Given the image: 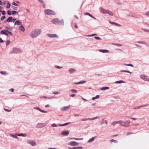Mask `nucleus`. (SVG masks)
<instances>
[{
  "label": "nucleus",
  "instance_id": "79ce46f5",
  "mask_svg": "<svg viewBox=\"0 0 149 149\" xmlns=\"http://www.w3.org/2000/svg\"><path fill=\"white\" fill-rule=\"evenodd\" d=\"M110 142H113L114 143H117V141L116 140H114V139H112L110 141Z\"/></svg>",
  "mask_w": 149,
  "mask_h": 149
},
{
  "label": "nucleus",
  "instance_id": "0eeeda50",
  "mask_svg": "<svg viewBox=\"0 0 149 149\" xmlns=\"http://www.w3.org/2000/svg\"><path fill=\"white\" fill-rule=\"evenodd\" d=\"M107 13L111 16H112L113 15V14L111 11L105 9H103V14Z\"/></svg>",
  "mask_w": 149,
  "mask_h": 149
},
{
  "label": "nucleus",
  "instance_id": "8fccbe9b",
  "mask_svg": "<svg viewBox=\"0 0 149 149\" xmlns=\"http://www.w3.org/2000/svg\"><path fill=\"white\" fill-rule=\"evenodd\" d=\"M8 14V15H10L11 14V11L10 10H8L7 12Z\"/></svg>",
  "mask_w": 149,
  "mask_h": 149
},
{
  "label": "nucleus",
  "instance_id": "49530a36",
  "mask_svg": "<svg viewBox=\"0 0 149 149\" xmlns=\"http://www.w3.org/2000/svg\"><path fill=\"white\" fill-rule=\"evenodd\" d=\"M4 110L5 111H6L8 112H10L11 111V110H9L7 109H4Z\"/></svg>",
  "mask_w": 149,
  "mask_h": 149
},
{
  "label": "nucleus",
  "instance_id": "f257e3e1",
  "mask_svg": "<svg viewBox=\"0 0 149 149\" xmlns=\"http://www.w3.org/2000/svg\"><path fill=\"white\" fill-rule=\"evenodd\" d=\"M42 31V30L39 29H35L31 33V37L32 38H35L41 33Z\"/></svg>",
  "mask_w": 149,
  "mask_h": 149
},
{
  "label": "nucleus",
  "instance_id": "412c9836",
  "mask_svg": "<svg viewBox=\"0 0 149 149\" xmlns=\"http://www.w3.org/2000/svg\"><path fill=\"white\" fill-rule=\"evenodd\" d=\"M147 106V105L146 104V105H142V106H138V107H134V109H139L140 108H141V107H143L146 106Z\"/></svg>",
  "mask_w": 149,
  "mask_h": 149
},
{
  "label": "nucleus",
  "instance_id": "4468645a",
  "mask_svg": "<svg viewBox=\"0 0 149 149\" xmlns=\"http://www.w3.org/2000/svg\"><path fill=\"white\" fill-rule=\"evenodd\" d=\"M69 132L68 131H63L61 132V135L63 136H67Z\"/></svg>",
  "mask_w": 149,
  "mask_h": 149
},
{
  "label": "nucleus",
  "instance_id": "aec40b11",
  "mask_svg": "<svg viewBox=\"0 0 149 149\" xmlns=\"http://www.w3.org/2000/svg\"><path fill=\"white\" fill-rule=\"evenodd\" d=\"M19 29L20 30L22 31H24L25 30L24 27L22 25H21L19 26Z\"/></svg>",
  "mask_w": 149,
  "mask_h": 149
},
{
  "label": "nucleus",
  "instance_id": "ddd939ff",
  "mask_svg": "<svg viewBox=\"0 0 149 149\" xmlns=\"http://www.w3.org/2000/svg\"><path fill=\"white\" fill-rule=\"evenodd\" d=\"M58 20L57 18L53 19L52 20V22L53 24H58Z\"/></svg>",
  "mask_w": 149,
  "mask_h": 149
},
{
  "label": "nucleus",
  "instance_id": "e433bc0d",
  "mask_svg": "<svg viewBox=\"0 0 149 149\" xmlns=\"http://www.w3.org/2000/svg\"><path fill=\"white\" fill-rule=\"evenodd\" d=\"M83 139V138H74V140H82Z\"/></svg>",
  "mask_w": 149,
  "mask_h": 149
},
{
  "label": "nucleus",
  "instance_id": "2f4dec72",
  "mask_svg": "<svg viewBox=\"0 0 149 149\" xmlns=\"http://www.w3.org/2000/svg\"><path fill=\"white\" fill-rule=\"evenodd\" d=\"M111 124L113 126L116 125V124H117L116 123V121L112 122Z\"/></svg>",
  "mask_w": 149,
  "mask_h": 149
},
{
  "label": "nucleus",
  "instance_id": "f704fd0d",
  "mask_svg": "<svg viewBox=\"0 0 149 149\" xmlns=\"http://www.w3.org/2000/svg\"><path fill=\"white\" fill-rule=\"evenodd\" d=\"M10 6V4L9 3H7L6 8H9Z\"/></svg>",
  "mask_w": 149,
  "mask_h": 149
},
{
  "label": "nucleus",
  "instance_id": "6e6552de",
  "mask_svg": "<svg viewBox=\"0 0 149 149\" xmlns=\"http://www.w3.org/2000/svg\"><path fill=\"white\" fill-rule=\"evenodd\" d=\"M47 36L50 38H58V36L56 34H47Z\"/></svg>",
  "mask_w": 149,
  "mask_h": 149
},
{
  "label": "nucleus",
  "instance_id": "393cba45",
  "mask_svg": "<svg viewBox=\"0 0 149 149\" xmlns=\"http://www.w3.org/2000/svg\"><path fill=\"white\" fill-rule=\"evenodd\" d=\"M12 17H9L6 20V21L8 22H12Z\"/></svg>",
  "mask_w": 149,
  "mask_h": 149
},
{
  "label": "nucleus",
  "instance_id": "c03bdc74",
  "mask_svg": "<svg viewBox=\"0 0 149 149\" xmlns=\"http://www.w3.org/2000/svg\"><path fill=\"white\" fill-rule=\"evenodd\" d=\"M97 118V117H95L94 118H88V119L90 120H94L96 119Z\"/></svg>",
  "mask_w": 149,
  "mask_h": 149
},
{
  "label": "nucleus",
  "instance_id": "de8ad7c7",
  "mask_svg": "<svg viewBox=\"0 0 149 149\" xmlns=\"http://www.w3.org/2000/svg\"><path fill=\"white\" fill-rule=\"evenodd\" d=\"M97 35L96 34H92L91 35H87V36H87V37H91V36H94L95 35Z\"/></svg>",
  "mask_w": 149,
  "mask_h": 149
},
{
  "label": "nucleus",
  "instance_id": "774afa93",
  "mask_svg": "<svg viewBox=\"0 0 149 149\" xmlns=\"http://www.w3.org/2000/svg\"><path fill=\"white\" fill-rule=\"evenodd\" d=\"M16 20V19H15V18H14L13 19H12V22H14Z\"/></svg>",
  "mask_w": 149,
  "mask_h": 149
},
{
  "label": "nucleus",
  "instance_id": "39448f33",
  "mask_svg": "<svg viewBox=\"0 0 149 149\" xmlns=\"http://www.w3.org/2000/svg\"><path fill=\"white\" fill-rule=\"evenodd\" d=\"M46 125V124L44 123H38L37 124L36 127L37 128H41Z\"/></svg>",
  "mask_w": 149,
  "mask_h": 149
},
{
  "label": "nucleus",
  "instance_id": "6ab92c4d",
  "mask_svg": "<svg viewBox=\"0 0 149 149\" xmlns=\"http://www.w3.org/2000/svg\"><path fill=\"white\" fill-rule=\"evenodd\" d=\"M70 107V106L67 107H64L61 108V109L63 111H66Z\"/></svg>",
  "mask_w": 149,
  "mask_h": 149
},
{
  "label": "nucleus",
  "instance_id": "864d4df0",
  "mask_svg": "<svg viewBox=\"0 0 149 149\" xmlns=\"http://www.w3.org/2000/svg\"><path fill=\"white\" fill-rule=\"evenodd\" d=\"M53 93L55 95H56L58 94L59 93V92L58 91H55V92H53Z\"/></svg>",
  "mask_w": 149,
  "mask_h": 149
},
{
  "label": "nucleus",
  "instance_id": "a878e982",
  "mask_svg": "<svg viewBox=\"0 0 149 149\" xmlns=\"http://www.w3.org/2000/svg\"><path fill=\"white\" fill-rule=\"evenodd\" d=\"M10 136L11 137H12L13 138H15L16 139L18 138V137L17 136H16V135H14V134H10Z\"/></svg>",
  "mask_w": 149,
  "mask_h": 149
},
{
  "label": "nucleus",
  "instance_id": "dca6fc26",
  "mask_svg": "<svg viewBox=\"0 0 149 149\" xmlns=\"http://www.w3.org/2000/svg\"><path fill=\"white\" fill-rule=\"evenodd\" d=\"M96 138V136H94L92 137L88 141V142L91 143L93 142L94 140Z\"/></svg>",
  "mask_w": 149,
  "mask_h": 149
},
{
  "label": "nucleus",
  "instance_id": "473e14b6",
  "mask_svg": "<svg viewBox=\"0 0 149 149\" xmlns=\"http://www.w3.org/2000/svg\"><path fill=\"white\" fill-rule=\"evenodd\" d=\"M11 8H12L14 10H17V9H18V8L17 7H15L14 6H11Z\"/></svg>",
  "mask_w": 149,
  "mask_h": 149
},
{
  "label": "nucleus",
  "instance_id": "4be33fe9",
  "mask_svg": "<svg viewBox=\"0 0 149 149\" xmlns=\"http://www.w3.org/2000/svg\"><path fill=\"white\" fill-rule=\"evenodd\" d=\"M21 23L19 20H17L15 23V25L18 26L20 25Z\"/></svg>",
  "mask_w": 149,
  "mask_h": 149
},
{
  "label": "nucleus",
  "instance_id": "a19ab883",
  "mask_svg": "<svg viewBox=\"0 0 149 149\" xmlns=\"http://www.w3.org/2000/svg\"><path fill=\"white\" fill-rule=\"evenodd\" d=\"M109 51L107 50L103 49V53H108Z\"/></svg>",
  "mask_w": 149,
  "mask_h": 149
},
{
  "label": "nucleus",
  "instance_id": "f3484780",
  "mask_svg": "<svg viewBox=\"0 0 149 149\" xmlns=\"http://www.w3.org/2000/svg\"><path fill=\"white\" fill-rule=\"evenodd\" d=\"M7 30L5 29L4 30H2L1 31V33L5 35L6 36H8V34L7 33V32L6 31Z\"/></svg>",
  "mask_w": 149,
  "mask_h": 149
},
{
  "label": "nucleus",
  "instance_id": "5701e85b",
  "mask_svg": "<svg viewBox=\"0 0 149 149\" xmlns=\"http://www.w3.org/2000/svg\"><path fill=\"white\" fill-rule=\"evenodd\" d=\"M64 22L63 19H61L60 21H58V24L61 25H63Z\"/></svg>",
  "mask_w": 149,
  "mask_h": 149
},
{
  "label": "nucleus",
  "instance_id": "9d476101",
  "mask_svg": "<svg viewBox=\"0 0 149 149\" xmlns=\"http://www.w3.org/2000/svg\"><path fill=\"white\" fill-rule=\"evenodd\" d=\"M68 144L71 146H77L79 145V143L75 141H72L69 142Z\"/></svg>",
  "mask_w": 149,
  "mask_h": 149
},
{
  "label": "nucleus",
  "instance_id": "338daca9",
  "mask_svg": "<svg viewBox=\"0 0 149 149\" xmlns=\"http://www.w3.org/2000/svg\"><path fill=\"white\" fill-rule=\"evenodd\" d=\"M3 42V40L0 38V43H2Z\"/></svg>",
  "mask_w": 149,
  "mask_h": 149
},
{
  "label": "nucleus",
  "instance_id": "20e7f679",
  "mask_svg": "<svg viewBox=\"0 0 149 149\" xmlns=\"http://www.w3.org/2000/svg\"><path fill=\"white\" fill-rule=\"evenodd\" d=\"M45 12L46 14L49 15H55V13L52 10L47 9L45 10Z\"/></svg>",
  "mask_w": 149,
  "mask_h": 149
},
{
  "label": "nucleus",
  "instance_id": "7ed1b4c3",
  "mask_svg": "<svg viewBox=\"0 0 149 149\" xmlns=\"http://www.w3.org/2000/svg\"><path fill=\"white\" fill-rule=\"evenodd\" d=\"M130 122L128 123L127 124L126 123L122 120H120V124H119L125 127H128L129 126V124Z\"/></svg>",
  "mask_w": 149,
  "mask_h": 149
},
{
  "label": "nucleus",
  "instance_id": "13d9d810",
  "mask_svg": "<svg viewBox=\"0 0 149 149\" xmlns=\"http://www.w3.org/2000/svg\"><path fill=\"white\" fill-rule=\"evenodd\" d=\"M10 43V41L8 40L6 42V45H8Z\"/></svg>",
  "mask_w": 149,
  "mask_h": 149
},
{
  "label": "nucleus",
  "instance_id": "cd10ccee",
  "mask_svg": "<svg viewBox=\"0 0 149 149\" xmlns=\"http://www.w3.org/2000/svg\"><path fill=\"white\" fill-rule=\"evenodd\" d=\"M109 22H110V23L111 24H114L115 25H116V26H120V24H119L117 23H116L115 22H111L110 21H109Z\"/></svg>",
  "mask_w": 149,
  "mask_h": 149
},
{
  "label": "nucleus",
  "instance_id": "b1692460",
  "mask_svg": "<svg viewBox=\"0 0 149 149\" xmlns=\"http://www.w3.org/2000/svg\"><path fill=\"white\" fill-rule=\"evenodd\" d=\"M84 15H89L93 19H95V18L92 15H91V14L90 13H84Z\"/></svg>",
  "mask_w": 149,
  "mask_h": 149
},
{
  "label": "nucleus",
  "instance_id": "37998d69",
  "mask_svg": "<svg viewBox=\"0 0 149 149\" xmlns=\"http://www.w3.org/2000/svg\"><path fill=\"white\" fill-rule=\"evenodd\" d=\"M52 127H56L57 126V125L55 123H53L51 125Z\"/></svg>",
  "mask_w": 149,
  "mask_h": 149
},
{
  "label": "nucleus",
  "instance_id": "ea45409f",
  "mask_svg": "<svg viewBox=\"0 0 149 149\" xmlns=\"http://www.w3.org/2000/svg\"><path fill=\"white\" fill-rule=\"evenodd\" d=\"M121 72H127L130 73H131V72L128 70H122L121 71Z\"/></svg>",
  "mask_w": 149,
  "mask_h": 149
},
{
  "label": "nucleus",
  "instance_id": "1a4fd4ad",
  "mask_svg": "<svg viewBox=\"0 0 149 149\" xmlns=\"http://www.w3.org/2000/svg\"><path fill=\"white\" fill-rule=\"evenodd\" d=\"M68 71L70 74H73L76 72V70L73 68H70Z\"/></svg>",
  "mask_w": 149,
  "mask_h": 149
},
{
  "label": "nucleus",
  "instance_id": "a18cd8bd",
  "mask_svg": "<svg viewBox=\"0 0 149 149\" xmlns=\"http://www.w3.org/2000/svg\"><path fill=\"white\" fill-rule=\"evenodd\" d=\"M125 65H126V66H131V67H133V65H132L131 64H125Z\"/></svg>",
  "mask_w": 149,
  "mask_h": 149
},
{
  "label": "nucleus",
  "instance_id": "7c9ffc66",
  "mask_svg": "<svg viewBox=\"0 0 149 149\" xmlns=\"http://www.w3.org/2000/svg\"><path fill=\"white\" fill-rule=\"evenodd\" d=\"M0 73L4 75H6L7 74V72L5 71H1L0 72Z\"/></svg>",
  "mask_w": 149,
  "mask_h": 149
},
{
  "label": "nucleus",
  "instance_id": "2eb2a0df",
  "mask_svg": "<svg viewBox=\"0 0 149 149\" xmlns=\"http://www.w3.org/2000/svg\"><path fill=\"white\" fill-rule=\"evenodd\" d=\"M16 136H22L23 137H26L27 136V134H15Z\"/></svg>",
  "mask_w": 149,
  "mask_h": 149
},
{
  "label": "nucleus",
  "instance_id": "9b49d317",
  "mask_svg": "<svg viewBox=\"0 0 149 149\" xmlns=\"http://www.w3.org/2000/svg\"><path fill=\"white\" fill-rule=\"evenodd\" d=\"M33 109L34 110H36L40 111L42 113H46L47 112V111L42 110L40 109L39 107H33Z\"/></svg>",
  "mask_w": 149,
  "mask_h": 149
},
{
  "label": "nucleus",
  "instance_id": "3c124183",
  "mask_svg": "<svg viewBox=\"0 0 149 149\" xmlns=\"http://www.w3.org/2000/svg\"><path fill=\"white\" fill-rule=\"evenodd\" d=\"M12 4L15 6H18V5L15 2H13L12 3Z\"/></svg>",
  "mask_w": 149,
  "mask_h": 149
},
{
  "label": "nucleus",
  "instance_id": "58836bf2",
  "mask_svg": "<svg viewBox=\"0 0 149 149\" xmlns=\"http://www.w3.org/2000/svg\"><path fill=\"white\" fill-rule=\"evenodd\" d=\"M145 15L147 16H149V11L146 12Z\"/></svg>",
  "mask_w": 149,
  "mask_h": 149
},
{
  "label": "nucleus",
  "instance_id": "052dcab7",
  "mask_svg": "<svg viewBox=\"0 0 149 149\" xmlns=\"http://www.w3.org/2000/svg\"><path fill=\"white\" fill-rule=\"evenodd\" d=\"M2 14L3 15H5L6 14L5 11L4 10H3L1 11Z\"/></svg>",
  "mask_w": 149,
  "mask_h": 149
},
{
  "label": "nucleus",
  "instance_id": "f8f14e48",
  "mask_svg": "<svg viewBox=\"0 0 149 149\" xmlns=\"http://www.w3.org/2000/svg\"><path fill=\"white\" fill-rule=\"evenodd\" d=\"M141 78L145 81H149V79L148 78L147 76L144 75H141Z\"/></svg>",
  "mask_w": 149,
  "mask_h": 149
},
{
  "label": "nucleus",
  "instance_id": "680f3d73",
  "mask_svg": "<svg viewBox=\"0 0 149 149\" xmlns=\"http://www.w3.org/2000/svg\"><path fill=\"white\" fill-rule=\"evenodd\" d=\"M9 91L12 92H13L14 91V89L13 88H12L9 89Z\"/></svg>",
  "mask_w": 149,
  "mask_h": 149
},
{
  "label": "nucleus",
  "instance_id": "4c0bfd02",
  "mask_svg": "<svg viewBox=\"0 0 149 149\" xmlns=\"http://www.w3.org/2000/svg\"><path fill=\"white\" fill-rule=\"evenodd\" d=\"M18 13V12H17L16 11L13 10L12 11V14L13 15H14L15 14Z\"/></svg>",
  "mask_w": 149,
  "mask_h": 149
},
{
  "label": "nucleus",
  "instance_id": "603ef678",
  "mask_svg": "<svg viewBox=\"0 0 149 149\" xmlns=\"http://www.w3.org/2000/svg\"><path fill=\"white\" fill-rule=\"evenodd\" d=\"M104 123L106 125H107L108 124V121L106 120H104Z\"/></svg>",
  "mask_w": 149,
  "mask_h": 149
},
{
  "label": "nucleus",
  "instance_id": "6e6d98bb",
  "mask_svg": "<svg viewBox=\"0 0 149 149\" xmlns=\"http://www.w3.org/2000/svg\"><path fill=\"white\" fill-rule=\"evenodd\" d=\"M6 18V17L5 16H3L1 17V20H3Z\"/></svg>",
  "mask_w": 149,
  "mask_h": 149
},
{
  "label": "nucleus",
  "instance_id": "bf43d9fd",
  "mask_svg": "<svg viewBox=\"0 0 149 149\" xmlns=\"http://www.w3.org/2000/svg\"><path fill=\"white\" fill-rule=\"evenodd\" d=\"M83 148V147L81 146L76 147V149H81Z\"/></svg>",
  "mask_w": 149,
  "mask_h": 149
},
{
  "label": "nucleus",
  "instance_id": "5fc2aeb1",
  "mask_svg": "<svg viewBox=\"0 0 149 149\" xmlns=\"http://www.w3.org/2000/svg\"><path fill=\"white\" fill-rule=\"evenodd\" d=\"M109 88L107 87H103V90H106L108 89Z\"/></svg>",
  "mask_w": 149,
  "mask_h": 149
},
{
  "label": "nucleus",
  "instance_id": "f03ea898",
  "mask_svg": "<svg viewBox=\"0 0 149 149\" xmlns=\"http://www.w3.org/2000/svg\"><path fill=\"white\" fill-rule=\"evenodd\" d=\"M21 50L19 48H14L10 52V53L13 54H18L21 52Z\"/></svg>",
  "mask_w": 149,
  "mask_h": 149
},
{
  "label": "nucleus",
  "instance_id": "c9c22d12",
  "mask_svg": "<svg viewBox=\"0 0 149 149\" xmlns=\"http://www.w3.org/2000/svg\"><path fill=\"white\" fill-rule=\"evenodd\" d=\"M55 67L57 69H61L63 68L62 67L59 66L58 65H56L55 66Z\"/></svg>",
  "mask_w": 149,
  "mask_h": 149
},
{
  "label": "nucleus",
  "instance_id": "a211bd4d",
  "mask_svg": "<svg viewBox=\"0 0 149 149\" xmlns=\"http://www.w3.org/2000/svg\"><path fill=\"white\" fill-rule=\"evenodd\" d=\"M86 82V81H82L79 82H75L74 83V84H82Z\"/></svg>",
  "mask_w": 149,
  "mask_h": 149
},
{
  "label": "nucleus",
  "instance_id": "c756f323",
  "mask_svg": "<svg viewBox=\"0 0 149 149\" xmlns=\"http://www.w3.org/2000/svg\"><path fill=\"white\" fill-rule=\"evenodd\" d=\"M125 82L123 81H117L116 82V84H118V83H124Z\"/></svg>",
  "mask_w": 149,
  "mask_h": 149
},
{
  "label": "nucleus",
  "instance_id": "69168bd1",
  "mask_svg": "<svg viewBox=\"0 0 149 149\" xmlns=\"http://www.w3.org/2000/svg\"><path fill=\"white\" fill-rule=\"evenodd\" d=\"M88 120V118H84V119H82V121H86V120Z\"/></svg>",
  "mask_w": 149,
  "mask_h": 149
},
{
  "label": "nucleus",
  "instance_id": "72a5a7b5",
  "mask_svg": "<svg viewBox=\"0 0 149 149\" xmlns=\"http://www.w3.org/2000/svg\"><path fill=\"white\" fill-rule=\"evenodd\" d=\"M70 91L72 93H76L77 92V91L74 89H72L70 90Z\"/></svg>",
  "mask_w": 149,
  "mask_h": 149
},
{
  "label": "nucleus",
  "instance_id": "09e8293b",
  "mask_svg": "<svg viewBox=\"0 0 149 149\" xmlns=\"http://www.w3.org/2000/svg\"><path fill=\"white\" fill-rule=\"evenodd\" d=\"M6 32H8L10 35H12V33L11 32L9 31H8L7 30H6Z\"/></svg>",
  "mask_w": 149,
  "mask_h": 149
},
{
  "label": "nucleus",
  "instance_id": "4d7b16f0",
  "mask_svg": "<svg viewBox=\"0 0 149 149\" xmlns=\"http://www.w3.org/2000/svg\"><path fill=\"white\" fill-rule=\"evenodd\" d=\"M94 38L96 39H97V40H100V38L98 37H96V36H95L94 37Z\"/></svg>",
  "mask_w": 149,
  "mask_h": 149
},
{
  "label": "nucleus",
  "instance_id": "423d86ee",
  "mask_svg": "<svg viewBox=\"0 0 149 149\" xmlns=\"http://www.w3.org/2000/svg\"><path fill=\"white\" fill-rule=\"evenodd\" d=\"M28 143L31 145L32 146H34L36 145V142L33 140H28L27 141Z\"/></svg>",
  "mask_w": 149,
  "mask_h": 149
},
{
  "label": "nucleus",
  "instance_id": "0e129e2a",
  "mask_svg": "<svg viewBox=\"0 0 149 149\" xmlns=\"http://www.w3.org/2000/svg\"><path fill=\"white\" fill-rule=\"evenodd\" d=\"M39 1L42 3H43L44 2L42 0H38Z\"/></svg>",
  "mask_w": 149,
  "mask_h": 149
},
{
  "label": "nucleus",
  "instance_id": "bb28decb",
  "mask_svg": "<svg viewBox=\"0 0 149 149\" xmlns=\"http://www.w3.org/2000/svg\"><path fill=\"white\" fill-rule=\"evenodd\" d=\"M70 123V122H69V123H65L64 124H59L58 125L59 126H65L68 124H69Z\"/></svg>",
  "mask_w": 149,
  "mask_h": 149
},
{
  "label": "nucleus",
  "instance_id": "e2e57ef3",
  "mask_svg": "<svg viewBox=\"0 0 149 149\" xmlns=\"http://www.w3.org/2000/svg\"><path fill=\"white\" fill-rule=\"evenodd\" d=\"M70 96L71 97H74L75 96V94H73L70 95Z\"/></svg>",
  "mask_w": 149,
  "mask_h": 149
},
{
  "label": "nucleus",
  "instance_id": "c85d7f7f",
  "mask_svg": "<svg viewBox=\"0 0 149 149\" xmlns=\"http://www.w3.org/2000/svg\"><path fill=\"white\" fill-rule=\"evenodd\" d=\"M100 95H97L95 97H92V99L93 100H94L96 99L99 98Z\"/></svg>",
  "mask_w": 149,
  "mask_h": 149
}]
</instances>
